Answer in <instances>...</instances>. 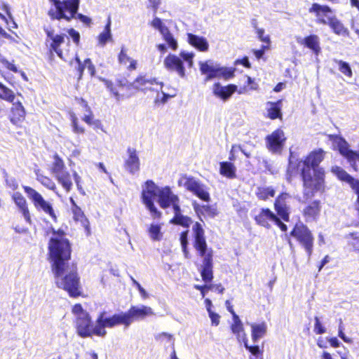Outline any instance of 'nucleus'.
Returning a JSON list of instances; mask_svg holds the SVG:
<instances>
[{
    "label": "nucleus",
    "mask_w": 359,
    "mask_h": 359,
    "mask_svg": "<svg viewBox=\"0 0 359 359\" xmlns=\"http://www.w3.org/2000/svg\"><path fill=\"white\" fill-rule=\"evenodd\" d=\"M285 140L283 131L278 129L266 137V147L273 154H280Z\"/></svg>",
    "instance_id": "nucleus-17"
},
{
    "label": "nucleus",
    "mask_w": 359,
    "mask_h": 359,
    "mask_svg": "<svg viewBox=\"0 0 359 359\" xmlns=\"http://www.w3.org/2000/svg\"><path fill=\"white\" fill-rule=\"evenodd\" d=\"M161 226L157 224H151L149 229L150 238L154 241H159L161 239L162 233L161 232Z\"/></svg>",
    "instance_id": "nucleus-42"
},
{
    "label": "nucleus",
    "mask_w": 359,
    "mask_h": 359,
    "mask_svg": "<svg viewBox=\"0 0 359 359\" xmlns=\"http://www.w3.org/2000/svg\"><path fill=\"white\" fill-rule=\"evenodd\" d=\"M180 57L174 54H168L163 61L165 68L172 72H175L180 77H185V67L184 62L188 64L189 67L193 66L194 53L182 51L180 54Z\"/></svg>",
    "instance_id": "nucleus-5"
},
{
    "label": "nucleus",
    "mask_w": 359,
    "mask_h": 359,
    "mask_svg": "<svg viewBox=\"0 0 359 359\" xmlns=\"http://www.w3.org/2000/svg\"><path fill=\"white\" fill-rule=\"evenodd\" d=\"M180 183L183 184L188 191L193 193L199 198L205 201H210V197L206 187L198 180L193 177H183L180 180Z\"/></svg>",
    "instance_id": "nucleus-15"
},
{
    "label": "nucleus",
    "mask_w": 359,
    "mask_h": 359,
    "mask_svg": "<svg viewBox=\"0 0 359 359\" xmlns=\"http://www.w3.org/2000/svg\"><path fill=\"white\" fill-rule=\"evenodd\" d=\"M72 212L73 214V218L75 221L79 222L81 225L85 228L87 231V233H90V228H89V222L88 219L86 217L83 210L81 208L79 207H74L71 209Z\"/></svg>",
    "instance_id": "nucleus-34"
},
{
    "label": "nucleus",
    "mask_w": 359,
    "mask_h": 359,
    "mask_svg": "<svg viewBox=\"0 0 359 359\" xmlns=\"http://www.w3.org/2000/svg\"><path fill=\"white\" fill-rule=\"evenodd\" d=\"M238 151H241L243 152L247 157H249L250 156V154H248L247 152H245L242 148L241 146L239 145H236V144H234L231 147V149L230 151V154H229V160L230 161H235L236 158V154L238 152Z\"/></svg>",
    "instance_id": "nucleus-49"
},
{
    "label": "nucleus",
    "mask_w": 359,
    "mask_h": 359,
    "mask_svg": "<svg viewBox=\"0 0 359 359\" xmlns=\"http://www.w3.org/2000/svg\"><path fill=\"white\" fill-rule=\"evenodd\" d=\"M65 170H67V168L63 160L60 158L58 155L55 154L53 157V162L52 163L50 168L51 174L55 177Z\"/></svg>",
    "instance_id": "nucleus-36"
},
{
    "label": "nucleus",
    "mask_w": 359,
    "mask_h": 359,
    "mask_svg": "<svg viewBox=\"0 0 359 359\" xmlns=\"http://www.w3.org/2000/svg\"><path fill=\"white\" fill-rule=\"evenodd\" d=\"M72 125L74 128V131L76 133H82L84 131V129L79 126L77 118L72 116Z\"/></svg>",
    "instance_id": "nucleus-64"
},
{
    "label": "nucleus",
    "mask_w": 359,
    "mask_h": 359,
    "mask_svg": "<svg viewBox=\"0 0 359 359\" xmlns=\"http://www.w3.org/2000/svg\"><path fill=\"white\" fill-rule=\"evenodd\" d=\"M173 210L175 215L170 222L173 224L181 225L184 227L189 226L192 222L191 219L189 217L182 215L180 205H176Z\"/></svg>",
    "instance_id": "nucleus-32"
},
{
    "label": "nucleus",
    "mask_w": 359,
    "mask_h": 359,
    "mask_svg": "<svg viewBox=\"0 0 359 359\" xmlns=\"http://www.w3.org/2000/svg\"><path fill=\"white\" fill-rule=\"evenodd\" d=\"M244 345L245 346V348L254 355H257L260 351H259V346H248V339H246V341H244Z\"/></svg>",
    "instance_id": "nucleus-61"
},
{
    "label": "nucleus",
    "mask_w": 359,
    "mask_h": 359,
    "mask_svg": "<svg viewBox=\"0 0 359 359\" xmlns=\"http://www.w3.org/2000/svg\"><path fill=\"white\" fill-rule=\"evenodd\" d=\"M219 173L224 177L233 179L236 177V168L233 163L228 161L219 163Z\"/></svg>",
    "instance_id": "nucleus-31"
},
{
    "label": "nucleus",
    "mask_w": 359,
    "mask_h": 359,
    "mask_svg": "<svg viewBox=\"0 0 359 359\" xmlns=\"http://www.w3.org/2000/svg\"><path fill=\"white\" fill-rule=\"evenodd\" d=\"M55 178L57 180L59 184L63 187L66 191L69 192L72 187V182L70 173L67 170L55 176Z\"/></svg>",
    "instance_id": "nucleus-35"
},
{
    "label": "nucleus",
    "mask_w": 359,
    "mask_h": 359,
    "mask_svg": "<svg viewBox=\"0 0 359 359\" xmlns=\"http://www.w3.org/2000/svg\"><path fill=\"white\" fill-rule=\"evenodd\" d=\"M72 313L76 316V319L79 318L86 316L89 314L87 311H84L80 304H76L72 308Z\"/></svg>",
    "instance_id": "nucleus-52"
},
{
    "label": "nucleus",
    "mask_w": 359,
    "mask_h": 359,
    "mask_svg": "<svg viewBox=\"0 0 359 359\" xmlns=\"http://www.w3.org/2000/svg\"><path fill=\"white\" fill-rule=\"evenodd\" d=\"M329 137L332 142L333 147L338 149L340 154L347 158L351 166L354 167L355 162L359 161V152L349 149L348 143L342 137L337 135H330Z\"/></svg>",
    "instance_id": "nucleus-13"
},
{
    "label": "nucleus",
    "mask_w": 359,
    "mask_h": 359,
    "mask_svg": "<svg viewBox=\"0 0 359 359\" xmlns=\"http://www.w3.org/2000/svg\"><path fill=\"white\" fill-rule=\"evenodd\" d=\"M314 332L318 334H322L325 332V328L321 324L318 317H315Z\"/></svg>",
    "instance_id": "nucleus-55"
},
{
    "label": "nucleus",
    "mask_w": 359,
    "mask_h": 359,
    "mask_svg": "<svg viewBox=\"0 0 359 359\" xmlns=\"http://www.w3.org/2000/svg\"><path fill=\"white\" fill-rule=\"evenodd\" d=\"M256 222L266 228H270L271 224L277 225L283 231H286L287 226L280 221V219L268 208H263L255 217Z\"/></svg>",
    "instance_id": "nucleus-14"
},
{
    "label": "nucleus",
    "mask_w": 359,
    "mask_h": 359,
    "mask_svg": "<svg viewBox=\"0 0 359 359\" xmlns=\"http://www.w3.org/2000/svg\"><path fill=\"white\" fill-rule=\"evenodd\" d=\"M13 107L12 112H25L24 107L20 101L12 102Z\"/></svg>",
    "instance_id": "nucleus-63"
},
{
    "label": "nucleus",
    "mask_w": 359,
    "mask_h": 359,
    "mask_svg": "<svg viewBox=\"0 0 359 359\" xmlns=\"http://www.w3.org/2000/svg\"><path fill=\"white\" fill-rule=\"evenodd\" d=\"M0 98L8 102H13L15 95L12 90L0 83Z\"/></svg>",
    "instance_id": "nucleus-44"
},
{
    "label": "nucleus",
    "mask_w": 359,
    "mask_h": 359,
    "mask_svg": "<svg viewBox=\"0 0 359 359\" xmlns=\"http://www.w3.org/2000/svg\"><path fill=\"white\" fill-rule=\"evenodd\" d=\"M82 119L90 126L95 129L101 128V122L99 119L95 118L93 114H85Z\"/></svg>",
    "instance_id": "nucleus-43"
},
{
    "label": "nucleus",
    "mask_w": 359,
    "mask_h": 359,
    "mask_svg": "<svg viewBox=\"0 0 359 359\" xmlns=\"http://www.w3.org/2000/svg\"><path fill=\"white\" fill-rule=\"evenodd\" d=\"M65 37L66 35L65 34L55 35V37L53 39L50 44V50L55 52L60 58H62V51L60 46L65 42Z\"/></svg>",
    "instance_id": "nucleus-37"
},
{
    "label": "nucleus",
    "mask_w": 359,
    "mask_h": 359,
    "mask_svg": "<svg viewBox=\"0 0 359 359\" xmlns=\"http://www.w3.org/2000/svg\"><path fill=\"white\" fill-rule=\"evenodd\" d=\"M208 316L211 320V323L214 326H217L220 322V316L212 311L208 312Z\"/></svg>",
    "instance_id": "nucleus-58"
},
{
    "label": "nucleus",
    "mask_w": 359,
    "mask_h": 359,
    "mask_svg": "<svg viewBox=\"0 0 359 359\" xmlns=\"http://www.w3.org/2000/svg\"><path fill=\"white\" fill-rule=\"evenodd\" d=\"M111 18L109 17L104 30L97 36L98 43L102 47L104 46L107 42L113 40L111 32Z\"/></svg>",
    "instance_id": "nucleus-33"
},
{
    "label": "nucleus",
    "mask_w": 359,
    "mask_h": 359,
    "mask_svg": "<svg viewBox=\"0 0 359 359\" xmlns=\"http://www.w3.org/2000/svg\"><path fill=\"white\" fill-rule=\"evenodd\" d=\"M268 112H280L283 106L282 100H278L275 102H268Z\"/></svg>",
    "instance_id": "nucleus-50"
},
{
    "label": "nucleus",
    "mask_w": 359,
    "mask_h": 359,
    "mask_svg": "<svg viewBox=\"0 0 359 359\" xmlns=\"http://www.w3.org/2000/svg\"><path fill=\"white\" fill-rule=\"evenodd\" d=\"M154 86H162L161 83L157 81L154 78L149 76H140L137 77L132 83L134 88L144 90H154Z\"/></svg>",
    "instance_id": "nucleus-23"
},
{
    "label": "nucleus",
    "mask_w": 359,
    "mask_h": 359,
    "mask_svg": "<svg viewBox=\"0 0 359 359\" xmlns=\"http://www.w3.org/2000/svg\"><path fill=\"white\" fill-rule=\"evenodd\" d=\"M158 189L159 187L151 180L147 181L142 185L141 194L142 202L154 217H159L161 215L154 204V198L158 197Z\"/></svg>",
    "instance_id": "nucleus-10"
},
{
    "label": "nucleus",
    "mask_w": 359,
    "mask_h": 359,
    "mask_svg": "<svg viewBox=\"0 0 359 359\" xmlns=\"http://www.w3.org/2000/svg\"><path fill=\"white\" fill-rule=\"evenodd\" d=\"M257 196L261 200H266L269 197H273L275 190L272 187H259L256 191Z\"/></svg>",
    "instance_id": "nucleus-39"
},
{
    "label": "nucleus",
    "mask_w": 359,
    "mask_h": 359,
    "mask_svg": "<svg viewBox=\"0 0 359 359\" xmlns=\"http://www.w3.org/2000/svg\"><path fill=\"white\" fill-rule=\"evenodd\" d=\"M12 198L26 222L31 224V216L25 197L20 193L15 192L13 194Z\"/></svg>",
    "instance_id": "nucleus-24"
},
{
    "label": "nucleus",
    "mask_w": 359,
    "mask_h": 359,
    "mask_svg": "<svg viewBox=\"0 0 359 359\" xmlns=\"http://www.w3.org/2000/svg\"><path fill=\"white\" fill-rule=\"evenodd\" d=\"M231 330L233 334L236 335L238 341H246L247 337L244 330L243 324L238 315H234V318H233Z\"/></svg>",
    "instance_id": "nucleus-27"
},
{
    "label": "nucleus",
    "mask_w": 359,
    "mask_h": 359,
    "mask_svg": "<svg viewBox=\"0 0 359 359\" xmlns=\"http://www.w3.org/2000/svg\"><path fill=\"white\" fill-rule=\"evenodd\" d=\"M49 257L56 285L71 297L81 294L76 266L69 263L71 245L62 230L53 231L48 243Z\"/></svg>",
    "instance_id": "nucleus-1"
},
{
    "label": "nucleus",
    "mask_w": 359,
    "mask_h": 359,
    "mask_svg": "<svg viewBox=\"0 0 359 359\" xmlns=\"http://www.w3.org/2000/svg\"><path fill=\"white\" fill-rule=\"evenodd\" d=\"M187 236H188V231H185L182 232L180 235V243L182 247L183 252L187 257V245L188 243L187 241Z\"/></svg>",
    "instance_id": "nucleus-54"
},
{
    "label": "nucleus",
    "mask_w": 359,
    "mask_h": 359,
    "mask_svg": "<svg viewBox=\"0 0 359 359\" xmlns=\"http://www.w3.org/2000/svg\"><path fill=\"white\" fill-rule=\"evenodd\" d=\"M73 176L78 191L81 195L85 196L86 192L81 184V177L79 175V174L76 172H74Z\"/></svg>",
    "instance_id": "nucleus-53"
},
{
    "label": "nucleus",
    "mask_w": 359,
    "mask_h": 359,
    "mask_svg": "<svg viewBox=\"0 0 359 359\" xmlns=\"http://www.w3.org/2000/svg\"><path fill=\"white\" fill-rule=\"evenodd\" d=\"M320 201H313L309 204L303 211L304 216L307 222L316 221L320 212Z\"/></svg>",
    "instance_id": "nucleus-25"
},
{
    "label": "nucleus",
    "mask_w": 359,
    "mask_h": 359,
    "mask_svg": "<svg viewBox=\"0 0 359 359\" xmlns=\"http://www.w3.org/2000/svg\"><path fill=\"white\" fill-rule=\"evenodd\" d=\"M124 314L127 325L129 327L134 321L143 320L146 318L154 316L155 313L150 306L138 304L132 306L127 312H124Z\"/></svg>",
    "instance_id": "nucleus-12"
},
{
    "label": "nucleus",
    "mask_w": 359,
    "mask_h": 359,
    "mask_svg": "<svg viewBox=\"0 0 359 359\" xmlns=\"http://www.w3.org/2000/svg\"><path fill=\"white\" fill-rule=\"evenodd\" d=\"M299 43L311 49L316 55H318L320 51V39L317 35L312 34L306 36Z\"/></svg>",
    "instance_id": "nucleus-30"
},
{
    "label": "nucleus",
    "mask_w": 359,
    "mask_h": 359,
    "mask_svg": "<svg viewBox=\"0 0 359 359\" xmlns=\"http://www.w3.org/2000/svg\"><path fill=\"white\" fill-rule=\"evenodd\" d=\"M193 231L195 238L194 246L203 257V269L201 276L204 281L210 282L212 279L211 255L207 251V244L204 237V231L201 224L196 222L193 226Z\"/></svg>",
    "instance_id": "nucleus-3"
},
{
    "label": "nucleus",
    "mask_w": 359,
    "mask_h": 359,
    "mask_svg": "<svg viewBox=\"0 0 359 359\" xmlns=\"http://www.w3.org/2000/svg\"><path fill=\"white\" fill-rule=\"evenodd\" d=\"M309 12L316 13L318 17L317 22L320 24L328 25L334 34L343 36L348 35V29L335 16L328 15L332 12L328 6H322L314 3L309 8Z\"/></svg>",
    "instance_id": "nucleus-4"
},
{
    "label": "nucleus",
    "mask_w": 359,
    "mask_h": 359,
    "mask_svg": "<svg viewBox=\"0 0 359 359\" xmlns=\"http://www.w3.org/2000/svg\"><path fill=\"white\" fill-rule=\"evenodd\" d=\"M36 180L47 189L53 191L57 196H60L57 191L56 185L51 179L43 175H37Z\"/></svg>",
    "instance_id": "nucleus-40"
},
{
    "label": "nucleus",
    "mask_w": 359,
    "mask_h": 359,
    "mask_svg": "<svg viewBox=\"0 0 359 359\" xmlns=\"http://www.w3.org/2000/svg\"><path fill=\"white\" fill-rule=\"evenodd\" d=\"M236 90L237 86L233 84L222 86L220 83H217L213 86L214 94L222 100L228 99Z\"/></svg>",
    "instance_id": "nucleus-26"
},
{
    "label": "nucleus",
    "mask_w": 359,
    "mask_h": 359,
    "mask_svg": "<svg viewBox=\"0 0 359 359\" xmlns=\"http://www.w3.org/2000/svg\"><path fill=\"white\" fill-rule=\"evenodd\" d=\"M130 57L127 55L126 50L123 47L118 55V61L121 64L126 65L130 60Z\"/></svg>",
    "instance_id": "nucleus-56"
},
{
    "label": "nucleus",
    "mask_w": 359,
    "mask_h": 359,
    "mask_svg": "<svg viewBox=\"0 0 359 359\" xmlns=\"http://www.w3.org/2000/svg\"><path fill=\"white\" fill-rule=\"evenodd\" d=\"M83 66H84V68L86 67L88 69V71L90 73V76H93L95 75V68L90 59L88 58L84 60Z\"/></svg>",
    "instance_id": "nucleus-60"
},
{
    "label": "nucleus",
    "mask_w": 359,
    "mask_h": 359,
    "mask_svg": "<svg viewBox=\"0 0 359 359\" xmlns=\"http://www.w3.org/2000/svg\"><path fill=\"white\" fill-rule=\"evenodd\" d=\"M292 236L298 240L310 257L313 251V237L309 229L303 224H296Z\"/></svg>",
    "instance_id": "nucleus-11"
},
{
    "label": "nucleus",
    "mask_w": 359,
    "mask_h": 359,
    "mask_svg": "<svg viewBox=\"0 0 359 359\" xmlns=\"http://www.w3.org/2000/svg\"><path fill=\"white\" fill-rule=\"evenodd\" d=\"M339 65V70L345 76L351 77L352 76V71L349 64L342 60L337 61Z\"/></svg>",
    "instance_id": "nucleus-48"
},
{
    "label": "nucleus",
    "mask_w": 359,
    "mask_h": 359,
    "mask_svg": "<svg viewBox=\"0 0 359 359\" xmlns=\"http://www.w3.org/2000/svg\"><path fill=\"white\" fill-rule=\"evenodd\" d=\"M120 324L128 327L124 312L114 314L110 317H107L105 312H102L95 321V335L103 337L107 334L106 327L111 328Z\"/></svg>",
    "instance_id": "nucleus-8"
},
{
    "label": "nucleus",
    "mask_w": 359,
    "mask_h": 359,
    "mask_svg": "<svg viewBox=\"0 0 359 359\" xmlns=\"http://www.w3.org/2000/svg\"><path fill=\"white\" fill-rule=\"evenodd\" d=\"M348 245L351 247L353 250L359 252V233L353 232L345 236Z\"/></svg>",
    "instance_id": "nucleus-38"
},
{
    "label": "nucleus",
    "mask_w": 359,
    "mask_h": 359,
    "mask_svg": "<svg viewBox=\"0 0 359 359\" xmlns=\"http://www.w3.org/2000/svg\"><path fill=\"white\" fill-rule=\"evenodd\" d=\"M77 11L78 10L76 11L75 13L72 14L73 17L71 18L70 19H67L65 18H53V16H50L49 15V16L51 18V19L53 20H61V19H65L67 21L69 22L71 21L72 19L74 18H77L79 19L80 21H81L82 22H83L84 24L86 25H89L90 22H91V19L90 18H88V16H86L81 13H77Z\"/></svg>",
    "instance_id": "nucleus-46"
},
{
    "label": "nucleus",
    "mask_w": 359,
    "mask_h": 359,
    "mask_svg": "<svg viewBox=\"0 0 359 359\" xmlns=\"http://www.w3.org/2000/svg\"><path fill=\"white\" fill-rule=\"evenodd\" d=\"M125 169L130 174L135 175L140 170V160L137 151L132 147L127 149V157L124 163Z\"/></svg>",
    "instance_id": "nucleus-20"
},
{
    "label": "nucleus",
    "mask_w": 359,
    "mask_h": 359,
    "mask_svg": "<svg viewBox=\"0 0 359 359\" xmlns=\"http://www.w3.org/2000/svg\"><path fill=\"white\" fill-rule=\"evenodd\" d=\"M163 39L166 41L168 46L173 50H177L178 43L177 40L174 38L173 35L170 33V30L168 29L166 32L162 34Z\"/></svg>",
    "instance_id": "nucleus-45"
},
{
    "label": "nucleus",
    "mask_w": 359,
    "mask_h": 359,
    "mask_svg": "<svg viewBox=\"0 0 359 359\" xmlns=\"http://www.w3.org/2000/svg\"><path fill=\"white\" fill-rule=\"evenodd\" d=\"M250 327L252 339L254 342H256L261 338L264 337L267 332V325L265 322L251 323Z\"/></svg>",
    "instance_id": "nucleus-29"
},
{
    "label": "nucleus",
    "mask_w": 359,
    "mask_h": 359,
    "mask_svg": "<svg viewBox=\"0 0 359 359\" xmlns=\"http://www.w3.org/2000/svg\"><path fill=\"white\" fill-rule=\"evenodd\" d=\"M187 38L189 43L198 50L204 52L208 50L209 44L205 38L191 33L187 34Z\"/></svg>",
    "instance_id": "nucleus-28"
},
{
    "label": "nucleus",
    "mask_w": 359,
    "mask_h": 359,
    "mask_svg": "<svg viewBox=\"0 0 359 359\" xmlns=\"http://www.w3.org/2000/svg\"><path fill=\"white\" fill-rule=\"evenodd\" d=\"M257 34L260 41L265 43H269L270 41L269 36L268 35H264V30L263 29H257Z\"/></svg>",
    "instance_id": "nucleus-62"
},
{
    "label": "nucleus",
    "mask_w": 359,
    "mask_h": 359,
    "mask_svg": "<svg viewBox=\"0 0 359 359\" xmlns=\"http://www.w3.org/2000/svg\"><path fill=\"white\" fill-rule=\"evenodd\" d=\"M304 197L311 198L315 194L323 191L325 187V171L323 168H301Z\"/></svg>",
    "instance_id": "nucleus-2"
},
{
    "label": "nucleus",
    "mask_w": 359,
    "mask_h": 359,
    "mask_svg": "<svg viewBox=\"0 0 359 359\" xmlns=\"http://www.w3.org/2000/svg\"><path fill=\"white\" fill-rule=\"evenodd\" d=\"M292 196L288 193H282L275 201L274 208L280 217L284 221L287 222L290 218V202Z\"/></svg>",
    "instance_id": "nucleus-16"
},
{
    "label": "nucleus",
    "mask_w": 359,
    "mask_h": 359,
    "mask_svg": "<svg viewBox=\"0 0 359 359\" xmlns=\"http://www.w3.org/2000/svg\"><path fill=\"white\" fill-rule=\"evenodd\" d=\"M24 118L25 117L22 114H12V116L10 118L11 121L17 126L21 123Z\"/></svg>",
    "instance_id": "nucleus-59"
},
{
    "label": "nucleus",
    "mask_w": 359,
    "mask_h": 359,
    "mask_svg": "<svg viewBox=\"0 0 359 359\" xmlns=\"http://www.w3.org/2000/svg\"><path fill=\"white\" fill-rule=\"evenodd\" d=\"M24 191L29 199L32 202L35 208L49 215L53 220H56V215L50 203L46 201L42 195L33 188L24 186Z\"/></svg>",
    "instance_id": "nucleus-9"
},
{
    "label": "nucleus",
    "mask_w": 359,
    "mask_h": 359,
    "mask_svg": "<svg viewBox=\"0 0 359 359\" xmlns=\"http://www.w3.org/2000/svg\"><path fill=\"white\" fill-rule=\"evenodd\" d=\"M331 172L341 181L347 182L356 194H359V180L354 179L339 166L332 167Z\"/></svg>",
    "instance_id": "nucleus-22"
},
{
    "label": "nucleus",
    "mask_w": 359,
    "mask_h": 359,
    "mask_svg": "<svg viewBox=\"0 0 359 359\" xmlns=\"http://www.w3.org/2000/svg\"><path fill=\"white\" fill-rule=\"evenodd\" d=\"M53 4L48 15L53 18H65L70 19L73 17L72 14L79 10L80 0H49Z\"/></svg>",
    "instance_id": "nucleus-7"
},
{
    "label": "nucleus",
    "mask_w": 359,
    "mask_h": 359,
    "mask_svg": "<svg viewBox=\"0 0 359 359\" xmlns=\"http://www.w3.org/2000/svg\"><path fill=\"white\" fill-rule=\"evenodd\" d=\"M324 151L322 149L312 151L309 155L304 160L299 163V167L300 168L314 169L320 168L318 165L323 160Z\"/></svg>",
    "instance_id": "nucleus-21"
},
{
    "label": "nucleus",
    "mask_w": 359,
    "mask_h": 359,
    "mask_svg": "<svg viewBox=\"0 0 359 359\" xmlns=\"http://www.w3.org/2000/svg\"><path fill=\"white\" fill-rule=\"evenodd\" d=\"M67 33L69 36L72 39L73 41L77 45L80 41V34L79 32L73 28L69 29Z\"/></svg>",
    "instance_id": "nucleus-57"
},
{
    "label": "nucleus",
    "mask_w": 359,
    "mask_h": 359,
    "mask_svg": "<svg viewBox=\"0 0 359 359\" xmlns=\"http://www.w3.org/2000/svg\"><path fill=\"white\" fill-rule=\"evenodd\" d=\"M156 339L160 341L161 344L165 345L168 344L171 346H174L175 345V338L173 336L167 332H162L156 335Z\"/></svg>",
    "instance_id": "nucleus-41"
},
{
    "label": "nucleus",
    "mask_w": 359,
    "mask_h": 359,
    "mask_svg": "<svg viewBox=\"0 0 359 359\" xmlns=\"http://www.w3.org/2000/svg\"><path fill=\"white\" fill-rule=\"evenodd\" d=\"M158 194V202L162 208L172 205L174 210L176 205H179L178 196L175 195L169 187L159 188Z\"/></svg>",
    "instance_id": "nucleus-18"
},
{
    "label": "nucleus",
    "mask_w": 359,
    "mask_h": 359,
    "mask_svg": "<svg viewBox=\"0 0 359 359\" xmlns=\"http://www.w3.org/2000/svg\"><path fill=\"white\" fill-rule=\"evenodd\" d=\"M76 333L82 338L89 337L93 334L95 335V325H93L92 324L89 314L86 316L76 319Z\"/></svg>",
    "instance_id": "nucleus-19"
},
{
    "label": "nucleus",
    "mask_w": 359,
    "mask_h": 359,
    "mask_svg": "<svg viewBox=\"0 0 359 359\" xmlns=\"http://www.w3.org/2000/svg\"><path fill=\"white\" fill-rule=\"evenodd\" d=\"M199 67L201 74L206 75V81L215 78L229 79L234 76V68L221 67L212 60L200 62Z\"/></svg>",
    "instance_id": "nucleus-6"
},
{
    "label": "nucleus",
    "mask_w": 359,
    "mask_h": 359,
    "mask_svg": "<svg viewBox=\"0 0 359 359\" xmlns=\"http://www.w3.org/2000/svg\"><path fill=\"white\" fill-rule=\"evenodd\" d=\"M201 212L203 214H206L211 217H213L217 215L216 208L210 205H203L201 209Z\"/></svg>",
    "instance_id": "nucleus-51"
},
{
    "label": "nucleus",
    "mask_w": 359,
    "mask_h": 359,
    "mask_svg": "<svg viewBox=\"0 0 359 359\" xmlns=\"http://www.w3.org/2000/svg\"><path fill=\"white\" fill-rule=\"evenodd\" d=\"M151 25L153 27L158 29L161 35L166 32L168 29H169L168 27L165 26V25L162 22V20L157 17L152 20Z\"/></svg>",
    "instance_id": "nucleus-47"
}]
</instances>
